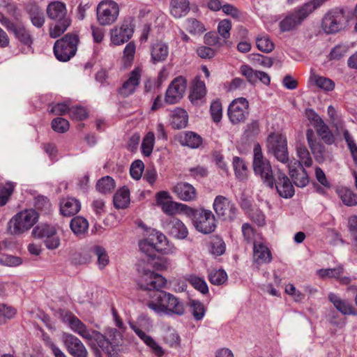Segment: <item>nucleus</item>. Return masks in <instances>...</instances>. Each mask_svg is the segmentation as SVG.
<instances>
[{
  "instance_id": "obj_1",
  "label": "nucleus",
  "mask_w": 357,
  "mask_h": 357,
  "mask_svg": "<svg viewBox=\"0 0 357 357\" xmlns=\"http://www.w3.org/2000/svg\"><path fill=\"white\" fill-rule=\"evenodd\" d=\"M138 272L141 275L138 285L144 290H155L150 294L151 300L147 306L159 315L181 316L185 312L184 305L173 294L160 290L165 287L167 280L161 275L155 273L145 266L139 265Z\"/></svg>"
},
{
  "instance_id": "obj_2",
  "label": "nucleus",
  "mask_w": 357,
  "mask_h": 357,
  "mask_svg": "<svg viewBox=\"0 0 357 357\" xmlns=\"http://www.w3.org/2000/svg\"><path fill=\"white\" fill-rule=\"evenodd\" d=\"M46 11L48 17L55 22L50 26V36L52 38H58L71 24V20L67 15L66 6L61 1H52L48 4Z\"/></svg>"
},
{
  "instance_id": "obj_3",
  "label": "nucleus",
  "mask_w": 357,
  "mask_h": 357,
  "mask_svg": "<svg viewBox=\"0 0 357 357\" xmlns=\"http://www.w3.org/2000/svg\"><path fill=\"white\" fill-rule=\"evenodd\" d=\"M326 0H310L301 7L289 13L280 22L282 32L296 29L315 10L320 8Z\"/></svg>"
},
{
  "instance_id": "obj_4",
  "label": "nucleus",
  "mask_w": 357,
  "mask_h": 357,
  "mask_svg": "<svg viewBox=\"0 0 357 357\" xmlns=\"http://www.w3.org/2000/svg\"><path fill=\"white\" fill-rule=\"evenodd\" d=\"M68 325L72 331L77 333L82 338L86 340H95L98 345L107 354H111L114 351V345L111 341L95 330H89L87 327L77 317L73 316L68 319Z\"/></svg>"
},
{
  "instance_id": "obj_5",
  "label": "nucleus",
  "mask_w": 357,
  "mask_h": 357,
  "mask_svg": "<svg viewBox=\"0 0 357 357\" xmlns=\"http://www.w3.org/2000/svg\"><path fill=\"white\" fill-rule=\"evenodd\" d=\"M186 215L191 220L197 231L204 234H208L215 230L216 220L211 211L190 207L187 209Z\"/></svg>"
},
{
  "instance_id": "obj_6",
  "label": "nucleus",
  "mask_w": 357,
  "mask_h": 357,
  "mask_svg": "<svg viewBox=\"0 0 357 357\" xmlns=\"http://www.w3.org/2000/svg\"><path fill=\"white\" fill-rule=\"evenodd\" d=\"M38 214L29 209L17 213L9 221V230L13 234H22L30 229L37 222Z\"/></svg>"
},
{
  "instance_id": "obj_7",
  "label": "nucleus",
  "mask_w": 357,
  "mask_h": 357,
  "mask_svg": "<svg viewBox=\"0 0 357 357\" xmlns=\"http://www.w3.org/2000/svg\"><path fill=\"white\" fill-rule=\"evenodd\" d=\"M253 169L255 174L259 175L264 183L273 188L275 183V175L269 161L263 156L261 148L259 144L254 147Z\"/></svg>"
},
{
  "instance_id": "obj_8",
  "label": "nucleus",
  "mask_w": 357,
  "mask_h": 357,
  "mask_svg": "<svg viewBox=\"0 0 357 357\" xmlns=\"http://www.w3.org/2000/svg\"><path fill=\"white\" fill-rule=\"evenodd\" d=\"M78 41V36L73 33H68L57 40L54 45V53L56 59L64 62L69 61L76 54Z\"/></svg>"
},
{
  "instance_id": "obj_9",
  "label": "nucleus",
  "mask_w": 357,
  "mask_h": 357,
  "mask_svg": "<svg viewBox=\"0 0 357 357\" xmlns=\"http://www.w3.org/2000/svg\"><path fill=\"white\" fill-rule=\"evenodd\" d=\"M268 152L279 162L286 164L289 162L287 137L280 133H271L266 140Z\"/></svg>"
},
{
  "instance_id": "obj_10",
  "label": "nucleus",
  "mask_w": 357,
  "mask_h": 357,
  "mask_svg": "<svg viewBox=\"0 0 357 357\" xmlns=\"http://www.w3.org/2000/svg\"><path fill=\"white\" fill-rule=\"evenodd\" d=\"M97 20L100 24L110 25L116 22L119 14L118 4L111 0L101 1L97 7Z\"/></svg>"
},
{
  "instance_id": "obj_11",
  "label": "nucleus",
  "mask_w": 357,
  "mask_h": 357,
  "mask_svg": "<svg viewBox=\"0 0 357 357\" xmlns=\"http://www.w3.org/2000/svg\"><path fill=\"white\" fill-rule=\"evenodd\" d=\"M213 209L223 220L232 221L236 218L237 208L229 199L218 195L213 202Z\"/></svg>"
},
{
  "instance_id": "obj_12",
  "label": "nucleus",
  "mask_w": 357,
  "mask_h": 357,
  "mask_svg": "<svg viewBox=\"0 0 357 357\" xmlns=\"http://www.w3.org/2000/svg\"><path fill=\"white\" fill-rule=\"evenodd\" d=\"M139 246L143 252H149L146 250V246H150L151 249L163 254H168L170 252L166 236L158 231L151 233L147 238L141 241Z\"/></svg>"
},
{
  "instance_id": "obj_13",
  "label": "nucleus",
  "mask_w": 357,
  "mask_h": 357,
  "mask_svg": "<svg viewBox=\"0 0 357 357\" xmlns=\"http://www.w3.org/2000/svg\"><path fill=\"white\" fill-rule=\"evenodd\" d=\"M344 21V15L342 10H331L322 20V28L328 33H336L342 28Z\"/></svg>"
},
{
  "instance_id": "obj_14",
  "label": "nucleus",
  "mask_w": 357,
  "mask_h": 357,
  "mask_svg": "<svg viewBox=\"0 0 357 357\" xmlns=\"http://www.w3.org/2000/svg\"><path fill=\"white\" fill-rule=\"evenodd\" d=\"M248 102L244 98H238L231 102L228 108L229 119L233 124L243 122L248 114Z\"/></svg>"
},
{
  "instance_id": "obj_15",
  "label": "nucleus",
  "mask_w": 357,
  "mask_h": 357,
  "mask_svg": "<svg viewBox=\"0 0 357 357\" xmlns=\"http://www.w3.org/2000/svg\"><path fill=\"white\" fill-rule=\"evenodd\" d=\"M170 197L167 192L161 191L156 195L157 204L161 206L162 211L167 215H174L179 211H183L186 215L187 209L190 207L185 204L177 203L169 200Z\"/></svg>"
},
{
  "instance_id": "obj_16",
  "label": "nucleus",
  "mask_w": 357,
  "mask_h": 357,
  "mask_svg": "<svg viewBox=\"0 0 357 357\" xmlns=\"http://www.w3.org/2000/svg\"><path fill=\"white\" fill-rule=\"evenodd\" d=\"M67 351L73 357H88V351L82 342L76 336L64 333L61 337Z\"/></svg>"
},
{
  "instance_id": "obj_17",
  "label": "nucleus",
  "mask_w": 357,
  "mask_h": 357,
  "mask_svg": "<svg viewBox=\"0 0 357 357\" xmlns=\"http://www.w3.org/2000/svg\"><path fill=\"white\" fill-rule=\"evenodd\" d=\"M185 89V79L182 77L175 78L167 89L165 102L169 105L176 104L182 98Z\"/></svg>"
},
{
  "instance_id": "obj_18",
  "label": "nucleus",
  "mask_w": 357,
  "mask_h": 357,
  "mask_svg": "<svg viewBox=\"0 0 357 357\" xmlns=\"http://www.w3.org/2000/svg\"><path fill=\"white\" fill-rule=\"evenodd\" d=\"M275 183L279 195L284 198H290L294 195V188L289 178L281 171L275 174Z\"/></svg>"
},
{
  "instance_id": "obj_19",
  "label": "nucleus",
  "mask_w": 357,
  "mask_h": 357,
  "mask_svg": "<svg viewBox=\"0 0 357 357\" xmlns=\"http://www.w3.org/2000/svg\"><path fill=\"white\" fill-rule=\"evenodd\" d=\"M306 139L308 146L316 160L319 162H324L325 160V147L319 141L317 140L316 135L312 129L308 128L306 130Z\"/></svg>"
},
{
  "instance_id": "obj_20",
  "label": "nucleus",
  "mask_w": 357,
  "mask_h": 357,
  "mask_svg": "<svg viewBox=\"0 0 357 357\" xmlns=\"http://www.w3.org/2000/svg\"><path fill=\"white\" fill-rule=\"evenodd\" d=\"M289 175L294 181V184L300 188L307 185L309 182L306 171L298 162H291L288 165Z\"/></svg>"
},
{
  "instance_id": "obj_21",
  "label": "nucleus",
  "mask_w": 357,
  "mask_h": 357,
  "mask_svg": "<svg viewBox=\"0 0 357 357\" xmlns=\"http://www.w3.org/2000/svg\"><path fill=\"white\" fill-rule=\"evenodd\" d=\"M133 29L130 24H123L119 28L111 31V43L120 45L127 42L132 36Z\"/></svg>"
},
{
  "instance_id": "obj_22",
  "label": "nucleus",
  "mask_w": 357,
  "mask_h": 357,
  "mask_svg": "<svg viewBox=\"0 0 357 357\" xmlns=\"http://www.w3.org/2000/svg\"><path fill=\"white\" fill-rule=\"evenodd\" d=\"M253 259L258 264H268L272 260V255L268 248L262 243H254Z\"/></svg>"
},
{
  "instance_id": "obj_23",
  "label": "nucleus",
  "mask_w": 357,
  "mask_h": 357,
  "mask_svg": "<svg viewBox=\"0 0 357 357\" xmlns=\"http://www.w3.org/2000/svg\"><path fill=\"white\" fill-rule=\"evenodd\" d=\"M140 77L141 70L135 68L130 73L129 78L123 83L120 89V93L124 96L132 94L139 83Z\"/></svg>"
},
{
  "instance_id": "obj_24",
  "label": "nucleus",
  "mask_w": 357,
  "mask_h": 357,
  "mask_svg": "<svg viewBox=\"0 0 357 357\" xmlns=\"http://www.w3.org/2000/svg\"><path fill=\"white\" fill-rule=\"evenodd\" d=\"M130 327L138 337L152 349L157 356L160 357L164 354L162 348L150 335L132 324H130Z\"/></svg>"
},
{
  "instance_id": "obj_25",
  "label": "nucleus",
  "mask_w": 357,
  "mask_h": 357,
  "mask_svg": "<svg viewBox=\"0 0 357 357\" xmlns=\"http://www.w3.org/2000/svg\"><path fill=\"white\" fill-rule=\"evenodd\" d=\"M81 208L80 202L73 197H67L60 202V211L63 216H72L77 214Z\"/></svg>"
},
{
  "instance_id": "obj_26",
  "label": "nucleus",
  "mask_w": 357,
  "mask_h": 357,
  "mask_svg": "<svg viewBox=\"0 0 357 357\" xmlns=\"http://www.w3.org/2000/svg\"><path fill=\"white\" fill-rule=\"evenodd\" d=\"M7 29L13 32L15 36L24 45L29 46L32 44L31 34L22 24L12 22L8 25Z\"/></svg>"
},
{
  "instance_id": "obj_27",
  "label": "nucleus",
  "mask_w": 357,
  "mask_h": 357,
  "mask_svg": "<svg viewBox=\"0 0 357 357\" xmlns=\"http://www.w3.org/2000/svg\"><path fill=\"white\" fill-rule=\"evenodd\" d=\"M328 299L342 314L344 315L355 314V309L352 304L340 298L337 295L330 293L328 294Z\"/></svg>"
},
{
  "instance_id": "obj_28",
  "label": "nucleus",
  "mask_w": 357,
  "mask_h": 357,
  "mask_svg": "<svg viewBox=\"0 0 357 357\" xmlns=\"http://www.w3.org/2000/svg\"><path fill=\"white\" fill-rule=\"evenodd\" d=\"M174 192L178 197L183 201H192L196 198L195 188L188 183H179L174 187Z\"/></svg>"
},
{
  "instance_id": "obj_29",
  "label": "nucleus",
  "mask_w": 357,
  "mask_h": 357,
  "mask_svg": "<svg viewBox=\"0 0 357 357\" xmlns=\"http://www.w3.org/2000/svg\"><path fill=\"white\" fill-rule=\"evenodd\" d=\"M169 234L178 239H184L188 234V230L182 221L173 218L167 225Z\"/></svg>"
},
{
  "instance_id": "obj_30",
  "label": "nucleus",
  "mask_w": 357,
  "mask_h": 357,
  "mask_svg": "<svg viewBox=\"0 0 357 357\" xmlns=\"http://www.w3.org/2000/svg\"><path fill=\"white\" fill-rule=\"evenodd\" d=\"M168 54L169 48L165 43L159 42L152 45L151 55L154 63L164 61L167 58Z\"/></svg>"
},
{
  "instance_id": "obj_31",
  "label": "nucleus",
  "mask_w": 357,
  "mask_h": 357,
  "mask_svg": "<svg viewBox=\"0 0 357 357\" xmlns=\"http://www.w3.org/2000/svg\"><path fill=\"white\" fill-rule=\"evenodd\" d=\"M190 10L188 0H172L170 3V13L175 18H180L185 15Z\"/></svg>"
},
{
  "instance_id": "obj_32",
  "label": "nucleus",
  "mask_w": 357,
  "mask_h": 357,
  "mask_svg": "<svg viewBox=\"0 0 357 357\" xmlns=\"http://www.w3.org/2000/svg\"><path fill=\"white\" fill-rule=\"evenodd\" d=\"M339 198L343 204L348 206H357V194L346 187H340L336 190Z\"/></svg>"
},
{
  "instance_id": "obj_33",
  "label": "nucleus",
  "mask_w": 357,
  "mask_h": 357,
  "mask_svg": "<svg viewBox=\"0 0 357 357\" xmlns=\"http://www.w3.org/2000/svg\"><path fill=\"white\" fill-rule=\"evenodd\" d=\"M114 205L117 208H126L130 204V192L128 188H120L114 195Z\"/></svg>"
},
{
  "instance_id": "obj_34",
  "label": "nucleus",
  "mask_w": 357,
  "mask_h": 357,
  "mask_svg": "<svg viewBox=\"0 0 357 357\" xmlns=\"http://www.w3.org/2000/svg\"><path fill=\"white\" fill-rule=\"evenodd\" d=\"M232 165L236 177L239 181L246 180L248 174V169L245 162L242 158L235 156L232 160Z\"/></svg>"
},
{
  "instance_id": "obj_35",
  "label": "nucleus",
  "mask_w": 357,
  "mask_h": 357,
  "mask_svg": "<svg viewBox=\"0 0 357 357\" xmlns=\"http://www.w3.org/2000/svg\"><path fill=\"white\" fill-rule=\"evenodd\" d=\"M188 123V114L185 110L177 108L174 110L171 117V124L176 129L183 128Z\"/></svg>"
},
{
  "instance_id": "obj_36",
  "label": "nucleus",
  "mask_w": 357,
  "mask_h": 357,
  "mask_svg": "<svg viewBox=\"0 0 357 357\" xmlns=\"http://www.w3.org/2000/svg\"><path fill=\"white\" fill-rule=\"evenodd\" d=\"M70 227L76 236H81L87 231L89 229V222L84 218L82 216H76L71 220Z\"/></svg>"
},
{
  "instance_id": "obj_37",
  "label": "nucleus",
  "mask_w": 357,
  "mask_h": 357,
  "mask_svg": "<svg viewBox=\"0 0 357 357\" xmlns=\"http://www.w3.org/2000/svg\"><path fill=\"white\" fill-rule=\"evenodd\" d=\"M28 10L32 24L37 28H41L45 23L43 10L37 6H31L28 8Z\"/></svg>"
},
{
  "instance_id": "obj_38",
  "label": "nucleus",
  "mask_w": 357,
  "mask_h": 357,
  "mask_svg": "<svg viewBox=\"0 0 357 357\" xmlns=\"http://www.w3.org/2000/svg\"><path fill=\"white\" fill-rule=\"evenodd\" d=\"M310 79L318 88L326 92L332 91L335 88V82L329 78L312 74Z\"/></svg>"
},
{
  "instance_id": "obj_39",
  "label": "nucleus",
  "mask_w": 357,
  "mask_h": 357,
  "mask_svg": "<svg viewBox=\"0 0 357 357\" xmlns=\"http://www.w3.org/2000/svg\"><path fill=\"white\" fill-rule=\"evenodd\" d=\"M56 232L57 230L54 226L45 224L36 227L32 231V235L35 238L46 240Z\"/></svg>"
},
{
  "instance_id": "obj_40",
  "label": "nucleus",
  "mask_w": 357,
  "mask_h": 357,
  "mask_svg": "<svg viewBox=\"0 0 357 357\" xmlns=\"http://www.w3.org/2000/svg\"><path fill=\"white\" fill-rule=\"evenodd\" d=\"M314 128L317 134L326 144L331 145L335 142L334 135L330 130L329 127L324 121H322Z\"/></svg>"
},
{
  "instance_id": "obj_41",
  "label": "nucleus",
  "mask_w": 357,
  "mask_h": 357,
  "mask_svg": "<svg viewBox=\"0 0 357 357\" xmlns=\"http://www.w3.org/2000/svg\"><path fill=\"white\" fill-rule=\"evenodd\" d=\"M344 273L342 266H338L333 268H321L317 271V275L323 279L339 278Z\"/></svg>"
},
{
  "instance_id": "obj_42",
  "label": "nucleus",
  "mask_w": 357,
  "mask_h": 357,
  "mask_svg": "<svg viewBox=\"0 0 357 357\" xmlns=\"http://www.w3.org/2000/svg\"><path fill=\"white\" fill-rule=\"evenodd\" d=\"M296 153L299 160H294V162H301L302 167H310L312 164V159L310 156L306 146L303 144H299L296 146Z\"/></svg>"
},
{
  "instance_id": "obj_43",
  "label": "nucleus",
  "mask_w": 357,
  "mask_h": 357,
  "mask_svg": "<svg viewBox=\"0 0 357 357\" xmlns=\"http://www.w3.org/2000/svg\"><path fill=\"white\" fill-rule=\"evenodd\" d=\"M114 188L115 181L109 176L102 177L98 180L96 184L97 190L103 194L112 192Z\"/></svg>"
},
{
  "instance_id": "obj_44",
  "label": "nucleus",
  "mask_w": 357,
  "mask_h": 357,
  "mask_svg": "<svg viewBox=\"0 0 357 357\" xmlns=\"http://www.w3.org/2000/svg\"><path fill=\"white\" fill-rule=\"evenodd\" d=\"M202 143L201 136L193 132H188L182 137L181 144L192 149L198 148Z\"/></svg>"
},
{
  "instance_id": "obj_45",
  "label": "nucleus",
  "mask_w": 357,
  "mask_h": 357,
  "mask_svg": "<svg viewBox=\"0 0 357 357\" xmlns=\"http://www.w3.org/2000/svg\"><path fill=\"white\" fill-rule=\"evenodd\" d=\"M226 246L224 241L218 237L213 236L210 242V252L215 256H220L225 252Z\"/></svg>"
},
{
  "instance_id": "obj_46",
  "label": "nucleus",
  "mask_w": 357,
  "mask_h": 357,
  "mask_svg": "<svg viewBox=\"0 0 357 357\" xmlns=\"http://www.w3.org/2000/svg\"><path fill=\"white\" fill-rule=\"evenodd\" d=\"M155 144V135L153 132H149L143 139L142 143V152L144 155H151Z\"/></svg>"
},
{
  "instance_id": "obj_47",
  "label": "nucleus",
  "mask_w": 357,
  "mask_h": 357,
  "mask_svg": "<svg viewBox=\"0 0 357 357\" xmlns=\"http://www.w3.org/2000/svg\"><path fill=\"white\" fill-rule=\"evenodd\" d=\"M256 45L260 51L266 53L272 52L275 47L274 43L266 35L257 37L256 40Z\"/></svg>"
},
{
  "instance_id": "obj_48",
  "label": "nucleus",
  "mask_w": 357,
  "mask_h": 357,
  "mask_svg": "<svg viewBox=\"0 0 357 357\" xmlns=\"http://www.w3.org/2000/svg\"><path fill=\"white\" fill-rule=\"evenodd\" d=\"M15 185L11 182L0 184V206H4L13 194Z\"/></svg>"
},
{
  "instance_id": "obj_49",
  "label": "nucleus",
  "mask_w": 357,
  "mask_h": 357,
  "mask_svg": "<svg viewBox=\"0 0 357 357\" xmlns=\"http://www.w3.org/2000/svg\"><path fill=\"white\" fill-rule=\"evenodd\" d=\"M206 95L205 84L202 81H197L192 86V91L190 95V100L194 102L200 100Z\"/></svg>"
},
{
  "instance_id": "obj_50",
  "label": "nucleus",
  "mask_w": 357,
  "mask_h": 357,
  "mask_svg": "<svg viewBox=\"0 0 357 357\" xmlns=\"http://www.w3.org/2000/svg\"><path fill=\"white\" fill-rule=\"evenodd\" d=\"M184 26L185 29L192 34L201 33L205 31L204 25L195 18L188 19Z\"/></svg>"
},
{
  "instance_id": "obj_51",
  "label": "nucleus",
  "mask_w": 357,
  "mask_h": 357,
  "mask_svg": "<svg viewBox=\"0 0 357 357\" xmlns=\"http://www.w3.org/2000/svg\"><path fill=\"white\" fill-rule=\"evenodd\" d=\"M209 281L215 285H220L227 280V274L223 270H213L208 274Z\"/></svg>"
},
{
  "instance_id": "obj_52",
  "label": "nucleus",
  "mask_w": 357,
  "mask_h": 357,
  "mask_svg": "<svg viewBox=\"0 0 357 357\" xmlns=\"http://www.w3.org/2000/svg\"><path fill=\"white\" fill-rule=\"evenodd\" d=\"M190 307L194 318L197 321L202 320L205 314L204 305L198 301L192 300L190 302Z\"/></svg>"
},
{
  "instance_id": "obj_53",
  "label": "nucleus",
  "mask_w": 357,
  "mask_h": 357,
  "mask_svg": "<svg viewBox=\"0 0 357 357\" xmlns=\"http://www.w3.org/2000/svg\"><path fill=\"white\" fill-rule=\"evenodd\" d=\"M187 280L201 293L206 294L208 291L207 284L203 279L191 275L188 277Z\"/></svg>"
},
{
  "instance_id": "obj_54",
  "label": "nucleus",
  "mask_w": 357,
  "mask_h": 357,
  "mask_svg": "<svg viewBox=\"0 0 357 357\" xmlns=\"http://www.w3.org/2000/svg\"><path fill=\"white\" fill-rule=\"evenodd\" d=\"M70 124L68 121L61 117L55 118L52 121V128L57 132H65L68 130Z\"/></svg>"
},
{
  "instance_id": "obj_55",
  "label": "nucleus",
  "mask_w": 357,
  "mask_h": 357,
  "mask_svg": "<svg viewBox=\"0 0 357 357\" xmlns=\"http://www.w3.org/2000/svg\"><path fill=\"white\" fill-rule=\"evenodd\" d=\"M16 314V310L6 304L0 305V323H4L7 319H12Z\"/></svg>"
},
{
  "instance_id": "obj_56",
  "label": "nucleus",
  "mask_w": 357,
  "mask_h": 357,
  "mask_svg": "<svg viewBox=\"0 0 357 357\" xmlns=\"http://www.w3.org/2000/svg\"><path fill=\"white\" fill-rule=\"evenodd\" d=\"M22 264V258L13 255H2L0 257V264L6 266H17Z\"/></svg>"
},
{
  "instance_id": "obj_57",
  "label": "nucleus",
  "mask_w": 357,
  "mask_h": 357,
  "mask_svg": "<svg viewBox=\"0 0 357 357\" xmlns=\"http://www.w3.org/2000/svg\"><path fill=\"white\" fill-rule=\"evenodd\" d=\"M204 43L210 46H216L220 47L226 44L227 41H221L216 33L209 32L204 36Z\"/></svg>"
},
{
  "instance_id": "obj_58",
  "label": "nucleus",
  "mask_w": 357,
  "mask_h": 357,
  "mask_svg": "<svg viewBox=\"0 0 357 357\" xmlns=\"http://www.w3.org/2000/svg\"><path fill=\"white\" fill-rule=\"evenodd\" d=\"M164 340L171 347H176L179 342V336L174 329L168 328L164 333Z\"/></svg>"
},
{
  "instance_id": "obj_59",
  "label": "nucleus",
  "mask_w": 357,
  "mask_h": 357,
  "mask_svg": "<svg viewBox=\"0 0 357 357\" xmlns=\"http://www.w3.org/2000/svg\"><path fill=\"white\" fill-rule=\"evenodd\" d=\"M240 72L251 84H255L257 82L258 70H254L248 65H243L240 68Z\"/></svg>"
},
{
  "instance_id": "obj_60",
  "label": "nucleus",
  "mask_w": 357,
  "mask_h": 357,
  "mask_svg": "<svg viewBox=\"0 0 357 357\" xmlns=\"http://www.w3.org/2000/svg\"><path fill=\"white\" fill-rule=\"evenodd\" d=\"M231 29V24L229 20H223L219 22L218 31L219 34L223 38V40L227 41L229 38Z\"/></svg>"
},
{
  "instance_id": "obj_61",
  "label": "nucleus",
  "mask_w": 357,
  "mask_h": 357,
  "mask_svg": "<svg viewBox=\"0 0 357 357\" xmlns=\"http://www.w3.org/2000/svg\"><path fill=\"white\" fill-rule=\"evenodd\" d=\"M144 167V165L142 161L138 160L133 162L130 169L131 176L135 180H139L142 177Z\"/></svg>"
},
{
  "instance_id": "obj_62",
  "label": "nucleus",
  "mask_w": 357,
  "mask_h": 357,
  "mask_svg": "<svg viewBox=\"0 0 357 357\" xmlns=\"http://www.w3.org/2000/svg\"><path fill=\"white\" fill-rule=\"evenodd\" d=\"M135 45L130 42L128 43L123 51V60L126 65L130 66L134 59Z\"/></svg>"
},
{
  "instance_id": "obj_63",
  "label": "nucleus",
  "mask_w": 357,
  "mask_h": 357,
  "mask_svg": "<svg viewBox=\"0 0 357 357\" xmlns=\"http://www.w3.org/2000/svg\"><path fill=\"white\" fill-rule=\"evenodd\" d=\"M210 112L212 119L215 122L218 123L221 121L222 110V105L219 101L215 100L211 103Z\"/></svg>"
},
{
  "instance_id": "obj_64",
  "label": "nucleus",
  "mask_w": 357,
  "mask_h": 357,
  "mask_svg": "<svg viewBox=\"0 0 357 357\" xmlns=\"http://www.w3.org/2000/svg\"><path fill=\"white\" fill-rule=\"evenodd\" d=\"M94 252L98 257L99 267L103 268L109 262V257L105 250L102 247H96Z\"/></svg>"
}]
</instances>
